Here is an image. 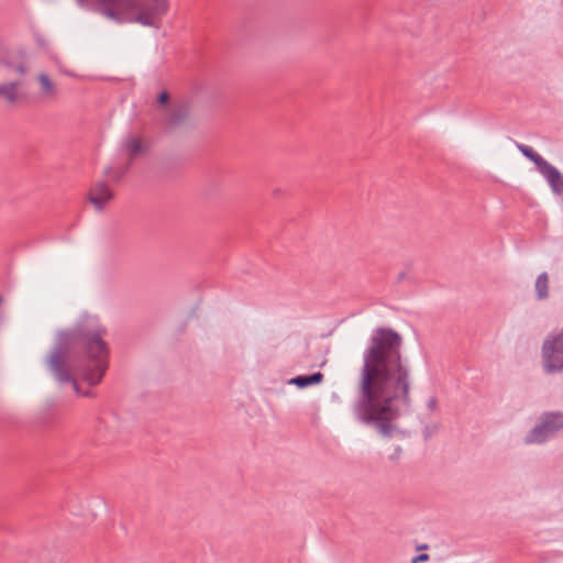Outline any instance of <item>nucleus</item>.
<instances>
[{"mask_svg":"<svg viewBox=\"0 0 563 563\" xmlns=\"http://www.w3.org/2000/svg\"><path fill=\"white\" fill-rule=\"evenodd\" d=\"M402 338L390 328L375 329L362 354L351 411L356 422L391 438L395 421L411 407L412 369L401 353Z\"/></svg>","mask_w":563,"mask_h":563,"instance_id":"obj_1","label":"nucleus"},{"mask_svg":"<svg viewBox=\"0 0 563 563\" xmlns=\"http://www.w3.org/2000/svg\"><path fill=\"white\" fill-rule=\"evenodd\" d=\"M107 330L97 317H84L71 330L59 331L56 344L46 357V366L58 384L71 383L78 395L81 393L75 379L74 368L68 357V349L77 345L82 347L87 364L80 367L82 378L91 386L101 382L108 367V344L103 340Z\"/></svg>","mask_w":563,"mask_h":563,"instance_id":"obj_2","label":"nucleus"},{"mask_svg":"<svg viewBox=\"0 0 563 563\" xmlns=\"http://www.w3.org/2000/svg\"><path fill=\"white\" fill-rule=\"evenodd\" d=\"M145 5L139 0H96L98 11L115 23H140L153 26L154 19L167 11V0H151Z\"/></svg>","mask_w":563,"mask_h":563,"instance_id":"obj_3","label":"nucleus"},{"mask_svg":"<svg viewBox=\"0 0 563 563\" xmlns=\"http://www.w3.org/2000/svg\"><path fill=\"white\" fill-rule=\"evenodd\" d=\"M563 431V411H544L534 426L526 433V445H542Z\"/></svg>","mask_w":563,"mask_h":563,"instance_id":"obj_4","label":"nucleus"},{"mask_svg":"<svg viewBox=\"0 0 563 563\" xmlns=\"http://www.w3.org/2000/svg\"><path fill=\"white\" fill-rule=\"evenodd\" d=\"M542 363L548 374L563 371V329L547 335L542 344Z\"/></svg>","mask_w":563,"mask_h":563,"instance_id":"obj_5","label":"nucleus"},{"mask_svg":"<svg viewBox=\"0 0 563 563\" xmlns=\"http://www.w3.org/2000/svg\"><path fill=\"white\" fill-rule=\"evenodd\" d=\"M537 170L542 175L550 186L554 195L563 194V174L547 159L537 167Z\"/></svg>","mask_w":563,"mask_h":563,"instance_id":"obj_6","label":"nucleus"},{"mask_svg":"<svg viewBox=\"0 0 563 563\" xmlns=\"http://www.w3.org/2000/svg\"><path fill=\"white\" fill-rule=\"evenodd\" d=\"M113 198V192L104 181H97L90 189L88 199L97 211H102Z\"/></svg>","mask_w":563,"mask_h":563,"instance_id":"obj_7","label":"nucleus"},{"mask_svg":"<svg viewBox=\"0 0 563 563\" xmlns=\"http://www.w3.org/2000/svg\"><path fill=\"white\" fill-rule=\"evenodd\" d=\"M121 146L130 159H133L146 152V146L142 139L132 134H129L123 139Z\"/></svg>","mask_w":563,"mask_h":563,"instance_id":"obj_8","label":"nucleus"},{"mask_svg":"<svg viewBox=\"0 0 563 563\" xmlns=\"http://www.w3.org/2000/svg\"><path fill=\"white\" fill-rule=\"evenodd\" d=\"M20 86L19 81L0 84V98L10 106L15 104L21 99Z\"/></svg>","mask_w":563,"mask_h":563,"instance_id":"obj_9","label":"nucleus"},{"mask_svg":"<svg viewBox=\"0 0 563 563\" xmlns=\"http://www.w3.org/2000/svg\"><path fill=\"white\" fill-rule=\"evenodd\" d=\"M37 79L41 87V97L45 100L56 98L58 93L56 84L45 73H41Z\"/></svg>","mask_w":563,"mask_h":563,"instance_id":"obj_10","label":"nucleus"},{"mask_svg":"<svg viewBox=\"0 0 563 563\" xmlns=\"http://www.w3.org/2000/svg\"><path fill=\"white\" fill-rule=\"evenodd\" d=\"M323 374L320 372L313 373L311 375H300L291 378L289 384L295 385L299 388H305L310 385L320 384L323 380Z\"/></svg>","mask_w":563,"mask_h":563,"instance_id":"obj_11","label":"nucleus"},{"mask_svg":"<svg viewBox=\"0 0 563 563\" xmlns=\"http://www.w3.org/2000/svg\"><path fill=\"white\" fill-rule=\"evenodd\" d=\"M188 118V111L185 107H175L166 115V121L170 126L180 125Z\"/></svg>","mask_w":563,"mask_h":563,"instance_id":"obj_12","label":"nucleus"},{"mask_svg":"<svg viewBox=\"0 0 563 563\" xmlns=\"http://www.w3.org/2000/svg\"><path fill=\"white\" fill-rule=\"evenodd\" d=\"M538 299H545L549 295V276L547 273H541L534 284Z\"/></svg>","mask_w":563,"mask_h":563,"instance_id":"obj_13","label":"nucleus"},{"mask_svg":"<svg viewBox=\"0 0 563 563\" xmlns=\"http://www.w3.org/2000/svg\"><path fill=\"white\" fill-rule=\"evenodd\" d=\"M58 559V552L55 545H43L38 552V560L41 563H55Z\"/></svg>","mask_w":563,"mask_h":563,"instance_id":"obj_14","label":"nucleus"},{"mask_svg":"<svg viewBox=\"0 0 563 563\" xmlns=\"http://www.w3.org/2000/svg\"><path fill=\"white\" fill-rule=\"evenodd\" d=\"M517 148L525 157L534 163L536 168L545 161L540 154L534 152L533 148L528 145L517 143Z\"/></svg>","mask_w":563,"mask_h":563,"instance_id":"obj_15","label":"nucleus"},{"mask_svg":"<svg viewBox=\"0 0 563 563\" xmlns=\"http://www.w3.org/2000/svg\"><path fill=\"white\" fill-rule=\"evenodd\" d=\"M128 169H129V165H126L125 167L120 168V169L107 167L104 169V175L109 176L113 181H120L124 177Z\"/></svg>","mask_w":563,"mask_h":563,"instance_id":"obj_16","label":"nucleus"},{"mask_svg":"<svg viewBox=\"0 0 563 563\" xmlns=\"http://www.w3.org/2000/svg\"><path fill=\"white\" fill-rule=\"evenodd\" d=\"M168 100H169V95L167 91L161 92L157 97V103L159 106H166L168 103Z\"/></svg>","mask_w":563,"mask_h":563,"instance_id":"obj_17","label":"nucleus"},{"mask_svg":"<svg viewBox=\"0 0 563 563\" xmlns=\"http://www.w3.org/2000/svg\"><path fill=\"white\" fill-rule=\"evenodd\" d=\"M437 430H438V426L437 424L427 426L423 429L424 439H429L434 432H437Z\"/></svg>","mask_w":563,"mask_h":563,"instance_id":"obj_18","label":"nucleus"},{"mask_svg":"<svg viewBox=\"0 0 563 563\" xmlns=\"http://www.w3.org/2000/svg\"><path fill=\"white\" fill-rule=\"evenodd\" d=\"M427 408L430 410V411H435L438 409V399L433 396V397H430L428 400H427Z\"/></svg>","mask_w":563,"mask_h":563,"instance_id":"obj_19","label":"nucleus"},{"mask_svg":"<svg viewBox=\"0 0 563 563\" xmlns=\"http://www.w3.org/2000/svg\"><path fill=\"white\" fill-rule=\"evenodd\" d=\"M429 560V555L426 553H421L419 555H416L411 559V563H421Z\"/></svg>","mask_w":563,"mask_h":563,"instance_id":"obj_20","label":"nucleus"},{"mask_svg":"<svg viewBox=\"0 0 563 563\" xmlns=\"http://www.w3.org/2000/svg\"><path fill=\"white\" fill-rule=\"evenodd\" d=\"M27 66L24 64V63H20L15 68H14V71L20 74V75H23L27 71Z\"/></svg>","mask_w":563,"mask_h":563,"instance_id":"obj_21","label":"nucleus"},{"mask_svg":"<svg viewBox=\"0 0 563 563\" xmlns=\"http://www.w3.org/2000/svg\"><path fill=\"white\" fill-rule=\"evenodd\" d=\"M400 453H401V449L399 446H397L394 455H391L389 459L397 460L399 457Z\"/></svg>","mask_w":563,"mask_h":563,"instance_id":"obj_22","label":"nucleus"},{"mask_svg":"<svg viewBox=\"0 0 563 563\" xmlns=\"http://www.w3.org/2000/svg\"><path fill=\"white\" fill-rule=\"evenodd\" d=\"M273 194H274V196H277V195L280 194V190L279 189H275Z\"/></svg>","mask_w":563,"mask_h":563,"instance_id":"obj_23","label":"nucleus"}]
</instances>
